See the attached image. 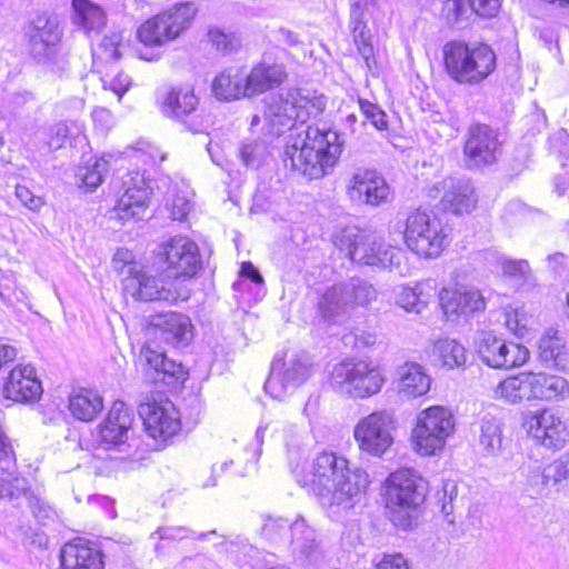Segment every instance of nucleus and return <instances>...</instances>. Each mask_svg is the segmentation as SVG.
I'll return each instance as SVG.
<instances>
[{"label": "nucleus", "instance_id": "nucleus-63", "mask_svg": "<svg viewBox=\"0 0 569 569\" xmlns=\"http://www.w3.org/2000/svg\"><path fill=\"white\" fill-rule=\"evenodd\" d=\"M92 117L94 121H107L110 119V112L104 108H100L93 111Z\"/></svg>", "mask_w": 569, "mask_h": 569}, {"label": "nucleus", "instance_id": "nucleus-31", "mask_svg": "<svg viewBox=\"0 0 569 569\" xmlns=\"http://www.w3.org/2000/svg\"><path fill=\"white\" fill-rule=\"evenodd\" d=\"M501 391H567L568 381L555 375L543 372H522L499 385Z\"/></svg>", "mask_w": 569, "mask_h": 569}, {"label": "nucleus", "instance_id": "nucleus-40", "mask_svg": "<svg viewBox=\"0 0 569 569\" xmlns=\"http://www.w3.org/2000/svg\"><path fill=\"white\" fill-rule=\"evenodd\" d=\"M3 391H43L41 381L37 378L31 365L13 368L4 383Z\"/></svg>", "mask_w": 569, "mask_h": 569}, {"label": "nucleus", "instance_id": "nucleus-43", "mask_svg": "<svg viewBox=\"0 0 569 569\" xmlns=\"http://www.w3.org/2000/svg\"><path fill=\"white\" fill-rule=\"evenodd\" d=\"M542 483L546 486H556L565 483L569 486V452L547 465L542 470Z\"/></svg>", "mask_w": 569, "mask_h": 569}, {"label": "nucleus", "instance_id": "nucleus-58", "mask_svg": "<svg viewBox=\"0 0 569 569\" xmlns=\"http://www.w3.org/2000/svg\"><path fill=\"white\" fill-rule=\"evenodd\" d=\"M240 276L246 279H249L257 286L263 284V278L260 271L250 261L243 262L241 264Z\"/></svg>", "mask_w": 569, "mask_h": 569}, {"label": "nucleus", "instance_id": "nucleus-52", "mask_svg": "<svg viewBox=\"0 0 569 569\" xmlns=\"http://www.w3.org/2000/svg\"><path fill=\"white\" fill-rule=\"evenodd\" d=\"M72 134V130L67 122H59L49 129L48 146L50 150H58L62 148Z\"/></svg>", "mask_w": 569, "mask_h": 569}, {"label": "nucleus", "instance_id": "nucleus-34", "mask_svg": "<svg viewBox=\"0 0 569 569\" xmlns=\"http://www.w3.org/2000/svg\"><path fill=\"white\" fill-rule=\"evenodd\" d=\"M212 92L216 98L226 101L250 97L247 92L246 72L237 68L226 69L214 78Z\"/></svg>", "mask_w": 569, "mask_h": 569}, {"label": "nucleus", "instance_id": "nucleus-30", "mask_svg": "<svg viewBox=\"0 0 569 569\" xmlns=\"http://www.w3.org/2000/svg\"><path fill=\"white\" fill-rule=\"evenodd\" d=\"M439 301L447 316L467 315L486 308L483 296L475 288H443L439 293Z\"/></svg>", "mask_w": 569, "mask_h": 569}, {"label": "nucleus", "instance_id": "nucleus-45", "mask_svg": "<svg viewBox=\"0 0 569 569\" xmlns=\"http://www.w3.org/2000/svg\"><path fill=\"white\" fill-rule=\"evenodd\" d=\"M240 157L247 167L259 168L268 157L267 146L260 140L246 141L240 148Z\"/></svg>", "mask_w": 569, "mask_h": 569}, {"label": "nucleus", "instance_id": "nucleus-21", "mask_svg": "<svg viewBox=\"0 0 569 569\" xmlns=\"http://www.w3.org/2000/svg\"><path fill=\"white\" fill-rule=\"evenodd\" d=\"M330 379L333 388H346V391H380L385 382L379 369L365 361L349 360L336 365Z\"/></svg>", "mask_w": 569, "mask_h": 569}, {"label": "nucleus", "instance_id": "nucleus-3", "mask_svg": "<svg viewBox=\"0 0 569 569\" xmlns=\"http://www.w3.org/2000/svg\"><path fill=\"white\" fill-rule=\"evenodd\" d=\"M445 70L455 82L478 86L493 73L497 56L486 43L448 41L442 48Z\"/></svg>", "mask_w": 569, "mask_h": 569}, {"label": "nucleus", "instance_id": "nucleus-48", "mask_svg": "<svg viewBox=\"0 0 569 569\" xmlns=\"http://www.w3.org/2000/svg\"><path fill=\"white\" fill-rule=\"evenodd\" d=\"M133 259L134 256L130 250L118 249L112 258V267L118 273L133 276L140 270Z\"/></svg>", "mask_w": 569, "mask_h": 569}, {"label": "nucleus", "instance_id": "nucleus-37", "mask_svg": "<svg viewBox=\"0 0 569 569\" xmlns=\"http://www.w3.org/2000/svg\"><path fill=\"white\" fill-rule=\"evenodd\" d=\"M72 21L88 34L99 32L107 23L104 10L91 0H72Z\"/></svg>", "mask_w": 569, "mask_h": 569}, {"label": "nucleus", "instance_id": "nucleus-38", "mask_svg": "<svg viewBox=\"0 0 569 569\" xmlns=\"http://www.w3.org/2000/svg\"><path fill=\"white\" fill-rule=\"evenodd\" d=\"M104 400L100 393H70L68 410L79 421L91 422L103 410Z\"/></svg>", "mask_w": 569, "mask_h": 569}, {"label": "nucleus", "instance_id": "nucleus-17", "mask_svg": "<svg viewBox=\"0 0 569 569\" xmlns=\"http://www.w3.org/2000/svg\"><path fill=\"white\" fill-rule=\"evenodd\" d=\"M477 352L486 365L498 369L520 367L529 359L526 347L492 332L481 333L477 342Z\"/></svg>", "mask_w": 569, "mask_h": 569}, {"label": "nucleus", "instance_id": "nucleus-24", "mask_svg": "<svg viewBox=\"0 0 569 569\" xmlns=\"http://www.w3.org/2000/svg\"><path fill=\"white\" fill-rule=\"evenodd\" d=\"M499 148L498 134L491 127L481 123L469 127L463 149L469 168L495 163Z\"/></svg>", "mask_w": 569, "mask_h": 569}, {"label": "nucleus", "instance_id": "nucleus-47", "mask_svg": "<svg viewBox=\"0 0 569 569\" xmlns=\"http://www.w3.org/2000/svg\"><path fill=\"white\" fill-rule=\"evenodd\" d=\"M358 103L365 118L369 120L377 130L383 131L388 129L387 114L378 104L361 98Z\"/></svg>", "mask_w": 569, "mask_h": 569}, {"label": "nucleus", "instance_id": "nucleus-6", "mask_svg": "<svg viewBox=\"0 0 569 569\" xmlns=\"http://www.w3.org/2000/svg\"><path fill=\"white\" fill-rule=\"evenodd\" d=\"M426 496L427 483L425 479L410 468L396 469L382 482V497L386 507L393 510V522L403 529L413 526V518L411 515L402 518L396 510L417 511L425 502Z\"/></svg>", "mask_w": 569, "mask_h": 569}, {"label": "nucleus", "instance_id": "nucleus-28", "mask_svg": "<svg viewBox=\"0 0 569 569\" xmlns=\"http://www.w3.org/2000/svg\"><path fill=\"white\" fill-rule=\"evenodd\" d=\"M366 2L353 0L350 4L349 29L357 47L358 53L363 59L369 71L376 68L375 48L372 34L365 20Z\"/></svg>", "mask_w": 569, "mask_h": 569}, {"label": "nucleus", "instance_id": "nucleus-49", "mask_svg": "<svg viewBox=\"0 0 569 569\" xmlns=\"http://www.w3.org/2000/svg\"><path fill=\"white\" fill-rule=\"evenodd\" d=\"M372 569H410V563L401 552H385L372 561Z\"/></svg>", "mask_w": 569, "mask_h": 569}, {"label": "nucleus", "instance_id": "nucleus-4", "mask_svg": "<svg viewBox=\"0 0 569 569\" xmlns=\"http://www.w3.org/2000/svg\"><path fill=\"white\" fill-rule=\"evenodd\" d=\"M335 244L353 262L397 271L401 276L407 271L406 252L401 248L387 244L377 236L367 234L357 227L342 229Z\"/></svg>", "mask_w": 569, "mask_h": 569}, {"label": "nucleus", "instance_id": "nucleus-55", "mask_svg": "<svg viewBox=\"0 0 569 569\" xmlns=\"http://www.w3.org/2000/svg\"><path fill=\"white\" fill-rule=\"evenodd\" d=\"M472 13L483 18L495 17L500 9V0H468Z\"/></svg>", "mask_w": 569, "mask_h": 569}, {"label": "nucleus", "instance_id": "nucleus-23", "mask_svg": "<svg viewBox=\"0 0 569 569\" xmlns=\"http://www.w3.org/2000/svg\"><path fill=\"white\" fill-rule=\"evenodd\" d=\"M123 193L118 199L113 213L119 220L140 219L148 206L150 187L144 171H130L122 182Z\"/></svg>", "mask_w": 569, "mask_h": 569}, {"label": "nucleus", "instance_id": "nucleus-19", "mask_svg": "<svg viewBox=\"0 0 569 569\" xmlns=\"http://www.w3.org/2000/svg\"><path fill=\"white\" fill-rule=\"evenodd\" d=\"M392 420L383 412H372L356 425L355 439L361 451L382 456L392 445Z\"/></svg>", "mask_w": 569, "mask_h": 569}, {"label": "nucleus", "instance_id": "nucleus-20", "mask_svg": "<svg viewBox=\"0 0 569 569\" xmlns=\"http://www.w3.org/2000/svg\"><path fill=\"white\" fill-rule=\"evenodd\" d=\"M102 546L90 538L76 536L59 550V569H106Z\"/></svg>", "mask_w": 569, "mask_h": 569}, {"label": "nucleus", "instance_id": "nucleus-57", "mask_svg": "<svg viewBox=\"0 0 569 569\" xmlns=\"http://www.w3.org/2000/svg\"><path fill=\"white\" fill-rule=\"evenodd\" d=\"M274 38L279 43H282L290 48L299 47L302 43L299 36L287 28H279L274 32Z\"/></svg>", "mask_w": 569, "mask_h": 569}, {"label": "nucleus", "instance_id": "nucleus-14", "mask_svg": "<svg viewBox=\"0 0 569 569\" xmlns=\"http://www.w3.org/2000/svg\"><path fill=\"white\" fill-rule=\"evenodd\" d=\"M136 415L122 400H116L106 417L97 425L94 441L104 450L119 449L129 445L136 435Z\"/></svg>", "mask_w": 569, "mask_h": 569}, {"label": "nucleus", "instance_id": "nucleus-41", "mask_svg": "<svg viewBox=\"0 0 569 569\" xmlns=\"http://www.w3.org/2000/svg\"><path fill=\"white\" fill-rule=\"evenodd\" d=\"M396 305L407 312L421 313L428 305L422 284L398 286L396 289Z\"/></svg>", "mask_w": 569, "mask_h": 569}, {"label": "nucleus", "instance_id": "nucleus-7", "mask_svg": "<svg viewBox=\"0 0 569 569\" xmlns=\"http://www.w3.org/2000/svg\"><path fill=\"white\" fill-rule=\"evenodd\" d=\"M31 58L49 71L61 74L68 61L61 50L62 28L58 18L47 13L37 14L24 28Z\"/></svg>", "mask_w": 569, "mask_h": 569}, {"label": "nucleus", "instance_id": "nucleus-29", "mask_svg": "<svg viewBox=\"0 0 569 569\" xmlns=\"http://www.w3.org/2000/svg\"><path fill=\"white\" fill-rule=\"evenodd\" d=\"M351 196L365 203L379 206L387 202L391 192L383 177L373 170H359L351 179Z\"/></svg>", "mask_w": 569, "mask_h": 569}, {"label": "nucleus", "instance_id": "nucleus-50", "mask_svg": "<svg viewBox=\"0 0 569 569\" xmlns=\"http://www.w3.org/2000/svg\"><path fill=\"white\" fill-rule=\"evenodd\" d=\"M480 443L488 450L500 448L501 430L500 427L491 421H487L481 426Z\"/></svg>", "mask_w": 569, "mask_h": 569}, {"label": "nucleus", "instance_id": "nucleus-44", "mask_svg": "<svg viewBox=\"0 0 569 569\" xmlns=\"http://www.w3.org/2000/svg\"><path fill=\"white\" fill-rule=\"evenodd\" d=\"M472 14L469 2L465 0H446L442 4V16L450 26H460Z\"/></svg>", "mask_w": 569, "mask_h": 569}, {"label": "nucleus", "instance_id": "nucleus-42", "mask_svg": "<svg viewBox=\"0 0 569 569\" xmlns=\"http://www.w3.org/2000/svg\"><path fill=\"white\" fill-rule=\"evenodd\" d=\"M108 170L109 162L104 157L90 159L86 166L78 169L77 178L81 181L82 187H86L88 191H93L102 183Z\"/></svg>", "mask_w": 569, "mask_h": 569}, {"label": "nucleus", "instance_id": "nucleus-18", "mask_svg": "<svg viewBox=\"0 0 569 569\" xmlns=\"http://www.w3.org/2000/svg\"><path fill=\"white\" fill-rule=\"evenodd\" d=\"M30 501L33 495L26 478L17 472V456L11 439L0 421V499Z\"/></svg>", "mask_w": 569, "mask_h": 569}, {"label": "nucleus", "instance_id": "nucleus-10", "mask_svg": "<svg viewBox=\"0 0 569 569\" xmlns=\"http://www.w3.org/2000/svg\"><path fill=\"white\" fill-rule=\"evenodd\" d=\"M448 229L431 211L418 208L406 219L405 243L422 258H437L449 244Z\"/></svg>", "mask_w": 569, "mask_h": 569}, {"label": "nucleus", "instance_id": "nucleus-53", "mask_svg": "<svg viewBox=\"0 0 569 569\" xmlns=\"http://www.w3.org/2000/svg\"><path fill=\"white\" fill-rule=\"evenodd\" d=\"M122 46V36L119 32L106 34L100 42V49L108 60H117L121 57L120 48Z\"/></svg>", "mask_w": 569, "mask_h": 569}, {"label": "nucleus", "instance_id": "nucleus-39", "mask_svg": "<svg viewBox=\"0 0 569 569\" xmlns=\"http://www.w3.org/2000/svg\"><path fill=\"white\" fill-rule=\"evenodd\" d=\"M432 356L447 369L461 368L467 362L466 348L455 339L443 338L433 343Z\"/></svg>", "mask_w": 569, "mask_h": 569}, {"label": "nucleus", "instance_id": "nucleus-11", "mask_svg": "<svg viewBox=\"0 0 569 569\" xmlns=\"http://www.w3.org/2000/svg\"><path fill=\"white\" fill-rule=\"evenodd\" d=\"M138 410L146 435L158 446H168L181 433L180 411L168 398H149L139 405Z\"/></svg>", "mask_w": 569, "mask_h": 569}, {"label": "nucleus", "instance_id": "nucleus-33", "mask_svg": "<svg viewBox=\"0 0 569 569\" xmlns=\"http://www.w3.org/2000/svg\"><path fill=\"white\" fill-rule=\"evenodd\" d=\"M539 358L548 366L569 371V351L565 337L553 328L546 330L538 343Z\"/></svg>", "mask_w": 569, "mask_h": 569}, {"label": "nucleus", "instance_id": "nucleus-16", "mask_svg": "<svg viewBox=\"0 0 569 569\" xmlns=\"http://www.w3.org/2000/svg\"><path fill=\"white\" fill-rule=\"evenodd\" d=\"M312 375V362L308 353L297 352L288 359L277 355L270 367L263 391L300 388Z\"/></svg>", "mask_w": 569, "mask_h": 569}, {"label": "nucleus", "instance_id": "nucleus-25", "mask_svg": "<svg viewBox=\"0 0 569 569\" xmlns=\"http://www.w3.org/2000/svg\"><path fill=\"white\" fill-rule=\"evenodd\" d=\"M440 192H442L440 203L446 211L462 214L476 208L475 189L468 179L446 178L439 186L429 190V196L437 198Z\"/></svg>", "mask_w": 569, "mask_h": 569}, {"label": "nucleus", "instance_id": "nucleus-62", "mask_svg": "<svg viewBox=\"0 0 569 569\" xmlns=\"http://www.w3.org/2000/svg\"><path fill=\"white\" fill-rule=\"evenodd\" d=\"M566 256L560 252L548 256V262L555 271H558V268L563 266L566 263Z\"/></svg>", "mask_w": 569, "mask_h": 569}, {"label": "nucleus", "instance_id": "nucleus-26", "mask_svg": "<svg viewBox=\"0 0 569 569\" xmlns=\"http://www.w3.org/2000/svg\"><path fill=\"white\" fill-rule=\"evenodd\" d=\"M153 335L174 349L189 346L193 339L191 319L180 312H167L152 317L150 321Z\"/></svg>", "mask_w": 569, "mask_h": 569}, {"label": "nucleus", "instance_id": "nucleus-22", "mask_svg": "<svg viewBox=\"0 0 569 569\" xmlns=\"http://www.w3.org/2000/svg\"><path fill=\"white\" fill-rule=\"evenodd\" d=\"M123 288L128 295L141 301H166L174 303L184 300L188 295L173 287L171 282L139 270L133 276L123 278Z\"/></svg>", "mask_w": 569, "mask_h": 569}, {"label": "nucleus", "instance_id": "nucleus-61", "mask_svg": "<svg viewBox=\"0 0 569 569\" xmlns=\"http://www.w3.org/2000/svg\"><path fill=\"white\" fill-rule=\"evenodd\" d=\"M16 357L17 350L13 347L0 342V368L10 361H13Z\"/></svg>", "mask_w": 569, "mask_h": 569}, {"label": "nucleus", "instance_id": "nucleus-2", "mask_svg": "<svg viewBox=\"0 0 569 569\" xmlns=\"http://www.w3.org/2000/svg\"><path fill=\"white\" fill-rule=\"evenodd\" d=\"M342 146L337 131L326 126H308L301 144L298 141L287 144L283 163L309 180L320 179L333 169Z\"/></svg>", "mask_w": 569, "mask_h": 569}, {"label": "nucleus", "instance_id": "nucleus-15", "mask_svg": "<svg viewBox=\"0 0 569 569\" xmlns=\"http://www.w3.org/2000/svg\"><path fill=\"white\" fill-rule=\"evenodd\" d=\"M158 258L166 264L169 278H192L201 268L198 244L187 237L177 236L162 243Z\"/></svg>", "mask_w": 569, "mask_h": 569}, {"label": "nucleus", "instance_id": "nucleus-13", "mask_svg": "<svg viewBox=\"0 0 569 569\" xmlns=\"http://www.w3.org/2000/svg\"><path fill=\"white\" fill-rule=\"evenodd\" d=\"M522 427L536 445L551 451H559L569 442L567 421L550 408L526 413L522 418Z\"/></svg>", "mask_w": 569, "mask_h": 569}, {"label": "nucleus", "instance_id": "nucleus-27", "mask_svg": "<svg viewBox=\"0 0 569 569\" xmlns=\"http://www.w3.org/2000/svg\"><path fill=\"white\" fill-rule=\"evenodd\" d=\"M140 360L144 361L150 370H153L154 380H161L172 388H187L184 382L189 376L188 370L182 363L169 359L164 352L146 345L140 350Z\"/></svg>", "mask_w": 569, "mask_h": 569}, {"label": "nucleus", "instance_id": "nucleus-32", "mask_svg": "<svg viewBox=\"0 0 569 569\" xmlns=\"http://www.w3.org/2000/svg\"><path fill=\"white\" fill-rule=\"evenodd\" d=\"M287 79L286 67L282 63L262 61L246 73L247 92L250 97L267 92L281 86Z\"/></svg>", "mask_w": 569, "mask_h": 569}, {"label": "nucleus", "instance_id": "nucleus-64", "mask_svg": "<svg viewBox=\"0 0 569 569\" xmlns=\"http://www.w3.org/2000/svg\"><path fill=\"white\" fill-rule=\"evenodd\" d=\"M346 126L353 133L356 132V123L358 122V117L355 113H350L345 119Z\"/></svg>", "mask_w": 569, "mask_h": 569}, {"label": "nucleus", "instance_id": "nucleus-60", "mask_svg": "<svg viewBox=\"0 0 569 569\" xmlns=\"http://www.w3.org/2000/svg\"><path fill=\"white\" fill-rule=\"evenodd\" d=\"M130 86V80L127 76L119 74L111 82V89L120 97Z\"/></svg>", "mask_w": 569, "mask_h": 569}, {"label": "nucleus", "instance_id": "nucleus-35", "mask_svg": "<svg viewBox=\"0 0 569 569\" xmlns=\"http://www.w3.org/2000/svg\"><path fill=\"white\" fill-rule=\"evenodd\" d=\"M199 99L189 87H172L162 102L164 116L183 120L196 111Z\"/></svg>", "mask_w": 569, "mask_h": 569}, {"label": "nucleus", "instance_id": "nucleus-36", "mask_svg": "<svg viewBox=\"0 0 569 569\" xmlns=\"http://www.w3.org/2000/svg\"><path fill=\"white\" fill-rule=\"evenodd\" d=\"M431 382L430 375L417 362L399 366L392 378L397 391H430Z\"/></svg>", "mask_w": 569, "mask_h": 569}, {"label": "nucleus", "instance_id": "nucleus-54", "mask_svg": "<svg viewBox=\"0 0 569 569\" xmlns=\"http://www.w3.org/2000/svg\"><path fill=\"white\" fill-rule=\"evenodd\" d=\"M499 263L503 273L510 277H525L530 271L529 262L525 259L512 260L502 257Z\"/></svg>", "mask_w": 569, "mask_h": 569}, {"label": "nucleus", "instance_id": "nucleus-46", "mask_svg": "<svg viewBox=\"0 0 569 569\" xmlns=\"http://www.w3.org/2000/svg\"><path fill=\"white\" fill-rule=\"evenodd\" d=\"M208 39L217 50L223 53H231L241 44L240 39L236 33L226 32L217 27H212L208 30Z\"/></svg>", "mask_w": 569, "mask_h": 569}, {"label": "nucleus", "instance_id": "nucleus-56", "mask_svg": "<svg viewBox=\"0 0 569 569\" xmlns=\"http://www.w3.org/2000/svg\"><path fill=\"white\" fill-rule=\"evenodd\" d=\"M16 197L20 202L32 211H38L43 206V200L31 192L26 186L18 184L16 187Z\"/></svg>", "mask_w": 569, "mask_h": 569}, {"label": "nucleus", "instance_id": "nucleus-5", "mask_svg": "<svg viewBox=\"0 0 569 569\" xmlns=\"http://www.w3.org/2000/svg\"><path fill=\"white\" fill-rule=\"evenodd\" d=\"M264 118L274 134H282L297 122L305 123L311 116L321 113L327 104L325 96L310 94L302 89L290 88L264 99Z\"/></svg>", "mask_w": 569, "mask_h": 569}, {"label": "nucleus", "instance_id": "nucleus-59", "mask_svg": "<svg viewBox=\"0 0 569 569\" xmlns=\"http://www.w3.org/2000/svg\"><path fill=\"white\" fill-rule=\"evenodd\" d=\"M507 328L518 337H523L527 332L526 325L521 323L518 312L506 315Z\"/></svg>", "mask_w": 569, "mask_h": 569}, {"label": "nucleus", "instance_id": "nucleus-8", "mask_svg": "<svg viewBox=\"0 0 569 569\" xmlns=\"http://www.w3.org/2000/svg\"><path fill=\"white\" fill-rule=\"evenodd\" d=\"M455 431L453 412L448 407L433 405L417 415L409 441L418 456L433 457L445 449Z\"/></svg>", "mask_w": 569, "mask_h": 569}, {"label": "nucleus", "instance_id": "nucleus-12", "mask_svg": "<svg viewBox=\"0 0 569 569\" xmlns=\"http://www.w3.org/2000/svg\"><path fill=\"white\" fill-rule=\"evenodd\" d=\"M197 12L192 2L174 4L141 24L138 39L146 46L162 44L189 28Z\"/></svg>", "mask_w": 569, "mask_h": 569}, {"label": "nucleus", "instance_id": "nucleus-1", "mask_svg": "<svg viewBox=\"0 0 569 569\" xmlns=\"http://www.w3.org/2000/svg\"><path fill=\"white\" fill-rule=\"evenodd\" d=\"M368 473L359 468L350 469L349 460L332 451L319 452L302 470L300 483L312 493L327 497V505L351 509L369 486Z\"/></svg>", "mask_w": 569, "mask_h": 569}, {"label": "nucleus", "instance_id": "nucleus-51", "mask_svg": "<svg viewBox=\"0 0 569 569\" xmlns=\"http://www.w3.org/2000/svg\"><path fill=\"white\" fill-rule=\"evenodd\" d=\"M167 208L173 220L182 221L192 208L190 199L186 194L177 193L172 199H167Z\"/></svg>", "mask_w": 569, "mask_h": 569}, {"label": "nucleus", "instance_id": "nucleus-9", "mask_svg": "<svg viewBox=\"0 0 569 569\" xmlns=\"http://www.w3.org/2000/svg\"><path fill=\"white\" fill-rule=\"evenodd\" d=\"M376 298L377 291L372 284L351 278L325 290L318 300V313L327 323L341 325L356 307H367Z\"/></svg>", "mask_w": 569, "mask_h": 569}]
</instances>
